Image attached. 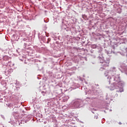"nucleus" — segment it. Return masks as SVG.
Instances as JSON below:
<instances>
[{
  "instance_id": "nucleus-3",
  "label": "nucleus",
  "mask_w": 127,
  "mask_h": 127,
  "mask_svg": "<svg viewBox=\"0 0 127 127\" xmlns=\"http://www.w3.org/2000/svg\"><path fill=\"white\" fill-rule=\"evenodd\" d=\"M94 119H98V116H95Z\"/></svg>"
},
{
  "instance_id": "nucleus-1",
  "label": "nucleus",
  "mask_w": 127,
  "mask_h": 127,
  "mask_svg": "<svg viewBox=\"0 0 127 127\" xmlns=\"http://www.w3.org/2000/svg\"><path fill=\"white\" fill-rule=\"evenodd\" d=\"M103 66H105V67L109 66V63H103Z\"/></svg>"
},
{
  "instance_id": "nucleus-2",
  "label": "nucleus",
  "mask_w": 127,
  "mask_h": 127,
  "mask_svg": "<svg viewBox=\"0 0 127 127\" xmlns=\"http://www.w3.org/2000/svg\"><path fill=\"white\" fill-rule=\"evenodd\" d=\"M117 92H120V93H122V92H124V89L123 88H120L119 91H117Z\"/></svg>"
},
{
  "instance_id": "nucleus-4",
  "label": "nucleus",
  "mask_w": 127,
  "mask_h": 127,
  "mask_svg": "<svg viewBox=\"0 0 127 127\" xmlns=\"http://www.w3.org/2000/svg\"><path fill=\"white\" fill-rule=\"evenodd\" d=\"M119 125H122V123H119Z\"/></svg>"
}]
</instances>
